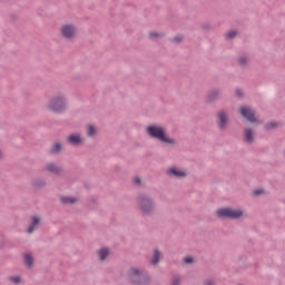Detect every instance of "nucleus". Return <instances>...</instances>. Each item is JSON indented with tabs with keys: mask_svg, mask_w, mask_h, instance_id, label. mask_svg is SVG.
Wrapping results in <instances>:
<instances>
[{
	"mask_svg": "<svg viewBox=\"0 0 285 285\" xmlns=\"http://www.w3.org/2000/svg\"><path fill=\"white\" fill-rule=\"evenodd\" d=\"M262 193H264V189H255L253 191V195L257 196V195H262Z\"/></svg>",
	"mask_w": 285,
	"mask_h": 285,
	"instance_id": "obj_30",
	"label": "nucleus"
},
{
	"mask_svg": "<svg viewBox=\"0 0 285 285\" xmlns=\"http://www.w3.org/2000/svg\"><path fill=\"white\" fill-rule=\"evenodd\" d=\"M51 153H61V144L56 142L51 148Z\"/></svg>",
	"mask_w": 285,
	"mask_h": 285,
	"instance_id": "obj_20",
	"label": "nucleus"
},
{
	"mask_svg": "<svg viewBox=\"0 0 285 285\" xmlns=\"http://www.w3.org/2000/svg\"><path fill=\"white\" fill-rule=\"evenodd\" d=\"M236 97H244V92H242V89H236Z\"/></svg>",
	"mask_w": 285,
	"mask_h": 285,
	"instance_id": "obj_31",
	"label": "nucleus"
},
{
	"mask_svg": "<svg viewBox=\"0 0 285 285\" xmlns=\"http://www.w3.org/2000/svg\"><path fill=\"white\" fill-rule=\"evenodd\" d=\"M161 257V253L159 252V249H154V257L150 261V264H153V266H155L156 264H159V258Z\"/></svg>",
	"mask_w": 285,
	"mask_h": 285,
	"instance_id": "obj_14",
	"label": "nucleus"
},
{
	"mask_svg": "<svg viewBox=\"0 0 285 285\" xmlns=\"http://www.w3.org/2000/svg\"><path fill=\"white\" fill-rule=\"evenodd\" d=\"M38 224H39V218L33 216L32 223H31L30 227L27 229V233H35V226H38Z\"/></svg>",
	"mask_w": 285,
	"mask_h": 285,
	"instance_id": "obj_15",
	"label": "nucleus"
},
{
	"mask_svg": "<svg viewBox=\"0 0 285 285\" xmlns=\"http://www.w3.org/2000/svg\"><path fill=\"white\" fill-rule=\"evenodd\" d=\"M265 128H266L267 130H271V128H277V124H276V122H268V124L265 126Z\"/></svg>",
	"mask_w": 285,
	"mask_h": 285,
	"instance_id": "obj_25",
	"label": "nucleus"
},
{
	"mask_svg": "<svg viewBox=\"0 0 285 285\" xmlns=\"http://www.w3.org/2000/svg\"><path fill=\"white\" fill-rule=\"evenodd\" d=\"M204 285H215V279H213V278H207V279L204 282Z\"/></svg>",
	"mask_w": 285,
	"mask_h": 285,
	"instance_id": "obj_27",
	"label": "nucleus"
},
{
	"mask_svg": "<svg viewBox=\"0 0 285 285\" xmlns=\"http://www.w3.org/2000/svg\"><path fill=\"white\" fill-rule=\"evenodd\" d=\"M149 37H150V39H157V37H161V35H159L157 32H150Z\"/></svg>",
	"mask_w": 285,
	"mask_h": 285,
	"instance_id": "obj_28",
	"label": "nucleus"
},
{
	"mask_svg": "<svg viewBox=\"0 0 285 285\" xmlns=\"http://www.w3.org/2000/svg\"><path fill=\"white\" fill-rule=\"evenodd\" d=\"M217 217L220 219H239L242 215H244V212L240 209H232V208H220L216 212Z\"/></svg>",
	"mask_w": 285,
	"mask_h": 285,
	"instance_id": "obj_4",
	"label": "nucleus"
},
{
	"mask_svg": "<svg viewBox=\"0 0 285 285\" xmlns=\"http://www.w3.org/2000/svg\"><path fill=\"white\" fill-rule=\"evenodd\" d=\"M219 98V90L215 89L208 92L207 95V101L210 104L213 101H216V99Z\"/></svg>",
	"mask_w": 285,
	"mask_h": 285,
	"instance_id": "obj_11",
	"label": "nucleus"
},
{
	"mask_svg": "<svg viewBox=\"0 0 285 285\" xmlns=\"http://www.w3.org/2000/svg\"><path fill=\"white\" fill-rule=\"evenodd\" d=\"M240 115L249 121V124H255L257 118H255V111L248 107H240L239 109Z\"/></svg>",
	"mask_w": 285,
	"mask_h": 285,
	"instance_id": "obj_6",
	"label": "nucleus"
},
{
	"mask_svg": "<svg viewBox=\"0 0 285 285\" xmlns=\"http://www.w3.org/2000/svg\"><path fill=\"white\" fill-rule=\"evenodd\" d=\"M181 39H184L181 36H176V37L173 38V41L175 43H179L181 41Z\"/></svg>",
	"mask_w": 285,
	"mask_h": 285,
	"instance_id": "obj_29",
	"label": "nucleus"
},
{
	"mask_svg": "<svg viewBox=\"0 0 285 285\" xmlns=\"http://www.w3.org/2000/svg\"><path fill=\"white\" fill-rule=\"evenodd\" d=\"M43 184H45V183H41V184L36 183V186H43Z\"/></svg>",
	"mask_w": 285,
	"mask_h": 285,
	"instance_id": "obj_33",
	"label": "nucleus"
},
{
	"mask_svg": "<svg viewBox=\"0 0 285 285\" xmlns=\"http://www.w3.org/2000/svg\"><path fill=\"white\" fill-rule=\"evenodd\" d=\"M226 39H235L237 37V31L232 30L225 35Z\"/></svg>",
	"mask_w": 285,
	"mask_h": 285,
	"instance_id": "obj_19",
	"label": "nucleus"
},
{
	"mask_svg": "<svg viewBox=\"0 0 285 285\" xmlns=\"http://www.w3.org/2000/svg\"><path fill=\"white\" fill-rule=\"evenodd\" d=\"M193 262H194L193 256H186V257L184 258V263H185V264H193Z\"/></svg>",
	"mask_w": 285,
	"mask_h": 285,
	"instance_id": "obj_26",
	"label": "nucleus"
},
{
	"mask_svg": "<svg viewBox=\"0 0 285 285\" xmlns=\"http://www.w3.org/2000/svg\"><path fill=\"white\" fill-rule=\"evenodd\" d=\"M0 159H1V151H0Z\"/></svg>",
	"mask_w": 285,
	"mask_h": 285,
	"instance_id": "obj_34",
	"label": "nucleus"
},
{
	"mask_svg": "<svg viewBox=\"0 0 285 285\" xmlns=\"http://www.w3.org/2000/svg\"><path fill=\"white\" fill-rule=\"evenodd\" d=\"M23 259H24V264L29 267V268H31V266H32V264H33V258H32V256L30 255V254H24V256H23Z\"/></svg>",
	"mask_w": 285,
	"mask_h": 285,
	"instance_id": "obj_17",
	"label": "nucleus"
},
{
	"mask_svg": "<svg viewBox=\"0 0 285 285\" xmlns=\"http://www.w3.org/2000/svg\"><path fill=\"white\" fill-rule=\"evenodd\" d=\"M168 175H171L173 177H186V171H181L177 168H170L168 169Z\"/></svg>",
	"mask_w": 285,
	"mask_h": 285,
	"instance_id": "obj_12",
	"label": "nucleus"
},
{
	"mask_svg": "<svg viewBox=\"0 0 285 285\" xmlns=\"http://www.w3.org/2000/svg\"><path fill=\"white\" fill-rule=\"evenodd\" d=\"M60 32L65 39H72L77 32V29L72 24H65L61 27Z\"/></svg>",
	"mask_w": 285,
	"mask_h": 285,
	"instance_id": "obj_7",
	"label": "nucleus"
},
{
	"mask_svg": "<svg viewBox=\"0 0 285 285\" xmlns=\"http://www.w3.org/2000/svg\"><path fill=\"white\" fill-rule=\"evenodd\" d=\"M46 170H48V173H52L53 175H59L61 173V167H58L53 163H49L46 165Z\"/></svg>",
	"mask_w": 285,
	"mask_h": 285,
	"instance_id": "obj_9",
	"label": "nucleus"
},
{
	"mask_svg": "<svg viewBox=\"0 0 285 285\" xmlns=\"http://www.w3.org/2000/svg\"><path fill=\"white\" fill-rule=\"evenodd\" d=\"M181 282V279L179 278V276H174L171 278V285H179Z\"/></svg>",
	"mask_w": 285,
	"mask_h": 285,
	"instance_id": "obj_22",
	"label": "nucleus"
},
{
	"mask_svg": "<svg viewBox=\"0 0 285 285\" xmlns=\"http://www.w3.org/2000/svg\"><path fill=\"white\" fill-rule=\"evenodd\" d=\"M238 63H239V66H246V65L248 63V58H246V57H240V58L238 59Z\"/></svg>",
	"mask_w": 285,
	"mask_h": 285,
	"instance_id": "obj_21",
	"label": "nucleus"
},
{
	"mask_svg": "<svg viewBox=\"0 0 285 285\" xmlns=\"http://www.w3.org/2000/svg\"><path fill=\"white\" fill-rule=\"evenodd\" d=\"M134 183L136 184V186H139V184H141V178L136 177V178L134 179Z\"/></svg>",
	"mask_w": 285,
	"mask_h": 285,
	"instance_id": "obj_32",
	"label": "nucleus"
},
{
	"mask_svg": "<svg viewBox=\"0 0 285 285\" xmlns=\"http://www.w3.org/2000/svg\"><path fill=\"white\" fill-rule=\"evenodd\" d=\"M49 110H52V112H63L66 110V98L63 96L52 98L49 102Z\"/></svg>",
	"mask_w": 285,
	"mask_h": 285,
	"instance_id": "obj_5",
	"label": "nucleus"
},
{
	"mask_svg": "<svg viewBox=\"0 0 285 285\" xmlns=\"http://www.w3.org/2000/svg\"><path fill=\"white\" fill-rule=\"evenodd\" d=\"M10 282H13V284H19L21 282V278L19 276H11Z\"/></svg>",
	"mask_w": 285,
	"mask_h": 285,
	"instance_id": "obj_24",
	"label": "nucleus"
},
{
	"mask_svg": "<svg viewBox=\"0 0 285 285\" xmlns=\"http://www.w3.org/2000/svg\"><path fill=\"white\" fill-rule=\"evenodd\" d=\"M147 134L153 139H157L158 141H161L163 144H175V140L166 137V131L160 126H157V125L148 126Z\"/></svg>",
	"mask_w": 285,
	"mask_h": 285,
	"instance_id": "obj_2",
	"label": "nucleus"
},
{
	"mask_svg": "<svg viewBox=\"0 0 285 285\" xmlns=\"http://www.w3.org/2000/svg\"><path fill=\"white\" fill-rule=\"evenodd\" d=\"M68 141L71 144V146H79L81 144V136L70 135L68 137Z\"/></svg>",
	"mask_w": 285,
	"mask_h": 285,
	"instance_id": "obj_10",
	"label": "nucleus"
},
{
	"mask_svg": "<svg viewBox=\"0 0 285 285\" xmlns=\"http://www.w3.org/2000/svg\"><path fill=\"white\" fill-rule=\"evenodd\" d=\"M137 202L144 215H151L153 210H155V202L147 195L138 196Z\"/></svg>",
	"mask_w": 285,
	"mask_h": 285,
	"instance_id": "obj_3",
	"label": "nucleus"
},
{
	"mask_svg": "<svg viewBox=\"0 0 285 285\" xmlns=\"http://www.w3.org/2000/svg\"><path fill=\"white\" fill-rule=\"evenodd\" d=\"M109 255L108 248H102L99 250V258L101 262L106 259V257Z\"/></svg>",
	"mask_w": 285,
	"mask_h": 285,
	"instance_id": "obj_18",
	"label": "nucleus"
},
{
	"mask_svg": "<svg viewBox=\"0 0 285 285\" xmlns=\"http://www.w3.org/2000/svg\"><path fill=\"white\" fill-rule=\"evenodd\" d=\"M244 137L247 144H253L254 141L253 129H245Z\"/></svg>",
	"mask_w": 285,
	"mask_h": 285,
	"instance_id": "obj_13",
	"label": "nucleus"
},
{
	"mask_svg": "<svg viewBox=\"0 0 285 285\" xmlns=\"http://www.w3.org/2000/svg\"><path fill=\"white\" fill-rule=\"evenodd\" d=\"M94 135H95V127L90 125L88 127V137H94Z\"/></svg>",
	"mask_w": 285,
	"mask_h": 285,
	"instance_id": "obj_23",
	"label": "nucleus"
},
{
	"mask_svg": "<svg viewBox=\"0 0 285 285\" xmlns=\"http://www.w3.org/2000/svg\"><path fill=\"white\" fill-rule=\"evenodd\" d=\"M60 200H61V204H75L77 202V198L63 196L60 198Z\"/></svg>",
	"mask_w": 285,
	"mask_h": 285,
	"instance_id": "obj_16",
	"label": "nucleus"
},
{
	"mask_svg": "<svg viewBox=\"0 0 285 285\" xmlns=\"http://www.w3.org/2000/svg\"><path fill=\"white\" fill-rule=\"evenodd\" d=\"M217 119H218V128L220 130L226 129V124H228V117L226 116L225 111H219L217 114Z\"/></svg>",
	"mask_w": 285,
	"mask_h": 285,
	"instance_id": "obj_8",
	"label": "nucleus"
},
{
	"mask_svg": "<svg viewBox=\"0 0 285 285\" xmlns=\"http://www.w3.org/2000/svg\"><path fill=\"white\" fill-rule=\"evenodd\" d=\"M128 279L131 284L146 285L150 283V276L144 271L130 268L128 272Z\"/></svg>",
	"mask_w": 285,
	"mask_h": 285,
	"instance_id": "obj_1",
	"label": "nucleus"
}]
</instances>
